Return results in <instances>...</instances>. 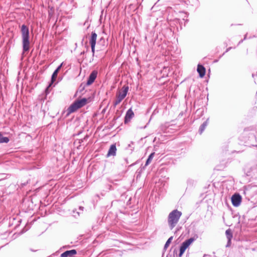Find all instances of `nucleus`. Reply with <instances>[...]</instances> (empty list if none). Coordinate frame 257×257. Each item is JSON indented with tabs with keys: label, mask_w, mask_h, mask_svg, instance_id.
<instances>
[{
	"label": "nucleus",
	"mask_w": 257,
	"mask_h": 257,
	"mask_svg": "<svg viewBox=\"0 0 257 257\" xmlns=\"http://www.w3.org/2000/svg\"><path fill=\"white\" fill-rule=\"evenodd\" d=\"M21 33L22 37L23 54L29 51L30 49L29 30L27 26L25 25L22 26Z\"/></svg>",
	"instance_id": "nucleus-1"
},
{
	"label": "nucleus",
	"mask_w": 257,
	"mask_h": 257,
	"mask_svg": "<svg viewBox=\"0 0 257 257\" xmlns=\"http://www.w3.org/2000/svg\"><path fill=\"white\" fill-rule=\"evenodd\" d=\"M182 212L178 210H174L171 211L168 217V224L170 229H173L178 223Z\"/></svg>",
	"instance_id": "nucleus-2"
},
{
	"label": "nucleus",
	"mask_w": 257,
	"mask_h": 257,
	"mask_svg": "<svg viewBox=\"0 0 257 257\" xmlns=\"http://www.w3.org/2000/svg\"><path fill=\"white\" fill-rule=\"evenodd\" d=\"M87 99L82 98L78 100L71 105L68 109L69 113H72L76 111L78 108L83 106L87 103Z\"/></svg>",
	"instance_id": "nucleus-3"
},
{
	"label": "nucleus",
	"mask_w": 257,
	"mask_h": 257,
	"mask_svg": "<svg viewBox=\"0 0 257 257\" xmlns=\"http://www.w3.org/2000/svg\"><path fill=\"white\" fill-rule=\"evenodd\" d=\"M128 90V87L123 86L117 94V97L114 102V105L118 104L126 96Z\"/></svg>",
	"instance_id": "nucleus-4"
},
{
	"label": "nucleus",
	"mask_w": 257,
	"mask_h": 257,
	"mask_svg": "<svg viewBox=\"0 0 257 257\" xmlns=\"http://www.w3.org/2000/svg\"><path fill=\"white\" fill-rule=\"evenodd\" d=\"M194 241L193 238H190L182 243L180 248V252L179 256H182L184 253L185 250L189 246V245Z\"/></svg>",
	"instance_id": "nucleus-5"
},
{
	"label": "nucleus",
	"mask_w": 257,
	"mask_h": 257,
	"mask_svg": "<svg viewBox=\"0 0 257 257\" xmlns=\"http://www.w3.org/2000/svg\"><path fill=\"white\" fill-rule=\"evenodd\" d=\"M241 202V197L238 194H235L231 197V202L235 207L238 206Z\"/></svg>",
	"instance_id": "nucleus-6"
},
{
	"label": "nucleus",
	"mask_w": 257,
	"mask_h": 257,
	"mask_svg": "<svg viewBox=\"0 0 257 257\" xmlns=\"http://www.w3.org/2000/svg\"><path fill=\"white\" fill-rule=\"evenodd\" d=\"M96 38H97V34L94 32H92L91 34V36L90 39L89 40V42L91 45V50H92V52L93 53V54H94V49H95V46L96 44Z\"/></svg>",
	"instance_id": "nucleus-7"
},
{
	"label": "nucleus",
	"mask_w": 257,
	"mask_h": 257,
	"mask_svg": "<svg viewBox=\"0 0 257 257\" xmlns=\"http://www.w3.org/2000/svg\"><path fill=\"white\" fill-rule=\"evenodd\" d=\"M97 72L95 70L93 71L90 74L88 81L87 82V85H91L95 80L97 77Z\"/></svg>",
	"instance_id": "nucleus-8"
},
{
	"label": "nucleus",
	"mask_w": 257,
	"mask_h": 257,
	"mask_svg": "<svg viewBox=\"0 0 257 257\" xmlns=\"http://www.w3.org/2000/svg\"><path fill=\"white\" fill-rule=\"evenodd\" d=\"M134 112L133 111L132 108L129 109L127 111L125 116V120H124L125 123H126L128 122H129L130 121V120L134 117Z\"/></svg>",
	"instance_id": "nucleus-9"
},
{
	"label": "nucleus",
	"mask_w": 257,
	"mask_h": 257,
	"mask_svg": "<svg viewBox=\"0 0 257 257\" xmlns=\"http://www.w3.org/2000/svg\"><path fill=\"white\" fill-rule=\"evenodd\" d=\"M76 253L77 251L75 249L67 250L61 254V257H72Z\"/></svg>",
	"instance_id": "nucleus-10"
},
{
	"label": "nucleus",
	"mask_w": 257,
	"mask_h": 257,
	"mask_svg": "<svg viewBox=\"0 0 257 257\" xmlns=\"http://www.w3.org/2000/svg\"><path fill=\"white\" fill-rule=\"evenodd\" d=\"M116 148L115 145H114V144L110 146V147L108 150V152L107 154V156L109 157L111 156H115L116 155Z\"/></svg>",
	"instance_id": "nucleus-11"
},
{
	"label": "nucleus",
	"mask_w": 257,
	"mask_h": 257,
	"mask_svg": "<svg viewBox=\"0 0 257 257\" xmlns=\"http://www.w3.org/2000/svg\"><path fill=\"white\" fill-rule=\"evenodd\" d=\"M225 233H226V237L228 239V242H227V243L226 246L229 247L230 245L231 239L232 237V234L231 230L229 229L226 230Z\"/></svg>",
	"instance_id": "nucleus-12"
},
{
	"label": "nucleus",
	"mask_w": 257,
	"mask_h": 257,
	"mask_svg": "<svg viewBox=\"0 0 257 257\" xmlns=\"http://www.w3.org/2000/svg\"><path fill=\"white\" fill-rule=\"evenodd\" d=\"M197 70L199 73L200 77H203L205 75V69L203 66L198 65Z\"/></svg>",
	"instance_id": "nucleus-13"
},
{
	"label": "nucleus",
	"mask_w": 257,
	"mask_h": 257,
	"mask_svg": "<svg viewBox=\"0 0 257 257\" xmlns=\"http://www.w3.org/2000/svg\"><path fill=\"white\" fill-rule=\"evenodd\" d=\"M58 70H55V71L53 72V73L52 74V78H51V82L49 84V85L47 89H48V88L49 87H51V86L52 84V83L55 81L56 78V77L57 76V75H58Z\"/></svg>",
	"instance_id": "nucleus-14"
},
{
	"label": "nucleus",
	"mask_w": 257,
	"mask_h": 257,
	"mask_svg": "<svg viewBox=\"0 0 257 257\" xmlns=\"http://www.w3.org/2000/svg\"><path fill=\"white\" fill-rule=\"evenodd\" d=\"M209 119L208 118L200 126L199 128L200 134H201L205 130L206 126L208 125Z\"/></svg>",
	"instance_id": "nucleus-15"
},
{
	"label": "nucleus",
	"mask_w": 257,
	"mask_h": 257,
	"mask_svg": "<svg viewBox=\"0 0 257 257\" xmlns=\"http://www.w3.org/2000/svg\"><path fill=\"white\" fill-rule=\"evenodd\" d=\"M9 141V139L8 137H4L3 135L0 133V143H7Z\"/></svg>",
	"instance_id": "nucleus-16"
},
{
	"label": "nucleus",
	"mask_w": 257,
	"mask_h": 257,
	"mask_svg": "<svg viewBox=\"0 0 257 257\" xmlns=\"http://www.w3.org/2000/svg\"><path fill=\"white\" fill-rule=\"evenodd\" d=\"M154 155H155V153H152L150 155V156H149V157L146 161V166L148 165L151 163V162L152 161V160L154 156Z\"/></svg>",
	"instance_id": "nucleus-17"
},
{
	"label": "nucleus",
	"mask_w": 257,
	"mask_h": 257,
	"mask_svg": "<svg viewBox=\"0 0 257 257\" xmlns=\"http://www.w3.org/2000/svg\"><path fill=\"white\" fill-rule=\"evenodd\" d=\"M172 239H173V236H171L169 238V239L167 240V241H166V242L165 244V246H164L165 248H167L169 246V245L170 244Z\"/></svg>",
	"instance_id": "nucleus-18"
},
{
	"label": "nucleus",
	"mask_w": 257,
	"mask_h": 257,
	"mask_svg": "<svg viewBox=\"0 0 257 257\" xmlns=\"http://www.w3.org/2000/svg\"><path fill=\"white\" fill-rule=\"evenodd\" d=\"M63 64V63H62L61 64V65L60 66H59L56 69V70H58V72L59 71V70H60L61 68L62 67Z\"/></svg>",
	"instance_id": "nucleus-19"
},
{
	"label": "nucleus",
	"mask_w": 257,
	"mask_h": 257,
	"mask_svg": "<svg viewBox=\"0 0 257 257\" xmlns=\"http://www.w3.org/2000/svg\"><path fill=\"white\" fill-rule=\"evenodd\" d=\"M63 64V63H62L61 64V65L60 66H59L56 69V70H58V72L59 71V70H60L61 68L62 67Z\"/></svg>",
	"instance_id": "nucleus-20"
}]
</instances>
